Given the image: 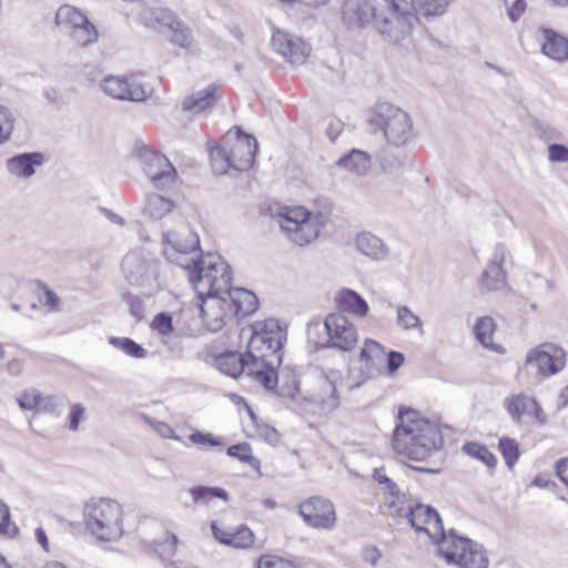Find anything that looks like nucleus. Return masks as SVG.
Returning <instances> with one entry per match:
<instances>
[{
  "mask_svg": "<svg viewBox=\"0 0 568 568\" xmlns=\"http://www.w3.org/2000/svg\"><path fill=\"white\" fill-rule=\"evenodd\" d=\"M540 32L542 54L559 63L568 62V37L550 28H541Z\"/></svg>",
  "mask_w": 568,
  "mask_h": 568,
  "instance_id": "22",
  "label": "nucleus"
},
{
  "mask_svg": "<svg viewBox=\"0 0 568 568\" xmlns=\"http://www.w3.org/2000/svg\"><path fill=\"white\" fill-rule=\"evenodd\" d=\"M190 494L195 504H206L213 498L227 500L229 494L220 487L195 486L190 489Z\"/></svg>",
  "mask_w": 568,
  "mask_h": 568,
  "instance_id": "36",
  "label": "nucleus"
},
{
  "mask_svg": "<svg viewBox=\"0 0 568 568\" xmlns=\"http://www.w3.org/2000/svg\"><path fill=\"white\" fill-rule=\"evenodd\" d=\"M172 30V41L178 44L181 48H189L193 43V34L191 29L183 23L180 19L176 20V23L173 28H170Z\"/></svg>",
  "mask_w": 568,
  "mask_h": 568,
  "instance_id": "43",
  "label": "nucleus"
},
{
  "mask_svg": "<svg viewBox=\"0 0 568 568\" xmlns=\"http://www.w3.org/2000/svg\"><path fill=\"white\" fill-rule=\"evenodd\" d=\"M498 448L508 468H514L519 458L518 443L513 438L504 437L499 439Z\"/></svg>",
  "mask_w": 568,
  "mask_h": 568,
  "instance_id": "42",
  "label": "nucleus"
},
{
  "mask_svg": "<svg viewBox=\"0 0 568 568\" xmlns=\"http://www.w3.org/2000/svg\"><path fill=\"white\" fill-rule=\"evenodd\" d=\"M153 551L158 552L163 559L170 558L175 554L178 537L169 531H163L162 538H154L149 541Z\"/></svg>",
  "mask_w": 568,
  "mask_h": 568,
  "instance_id": "34",
  "label": "nucleus"
},
{
  "mask_svg": "<svg viewBox=\"0 0 568 568\" xmlns=\"http://www.w3.org/2000/svg\"><path fill=\"white\" fill-rule=\"evenodd\" d=\"M41 393L37 389L24 390L18 395L17 402L24 410H38Z\"/></svg>",
  "mask_w": 568,
  "mask_h": 568,
  "instance_id": "49",
  "label": "nucleus"
},
{
  "mask_svg": "<svg viewBox=\"0 0 568 568\" xmlns=\"http://www.w3.org/2000/svg\"><path fill=\"white\" fill-rule=\"evenodd\" d=\"M506 255V246L501 243L496 244L494 253L487 264V267L484 270L481 274V291H498L506 285V272L503 267Z\"/></svg>",
  "mask_w": 568,
  "mask_h": 568,
  "instance_id": "19",
  "label": "nucleus"
},
{
  "mask_svg": "<svg viewBox=\"0 0 568 568\" xmlns=\"http://www.w3.org/2000/svg\"><path fill=\"white\" fill-rule=\"evenodd\" d=\"M382 514L393 518L405 516L406 508L394 497L385 499L381 506Z\"/></svg>",
  "mask_w": 568,
  "mask_h": 568,
  "instance_id": "51",
  "label": "nucleus"
},
{
  "mask_svg": "<svg viewBox=\"0 0 568 568\" xmlns=\"http://www.w3.org/2000/svg\"><path fill=\"white\" fill-rule=\"evenodd\" d=\"M190 283L201 294L214 292L226 295L233 304V315L246 316L257 310L258 300L253 292L231 287V268L220 254H210L207 260L195 264L190 273Z\"/></svg>",
  "mask_w": 568,
  "mask_h": 568,
  "instance_id": "3",
  "label": "nucleus"
},
{
  "mask_svg": "<svg viewBox=\"0 0 568 568\" xmlns=\"http://www.w3.org/2000/svg\"><path fill=\"white\" fill-rule=\"evenodd\" d=\"M85 409L81 404H74L71 407L69 416V427L72 430H77L81 420L84 419Z\"/></svg>",
  "mask_w": 568,
  "mask_h": 568,
  "instance_id": "58",
  "label": "nucleus"
},
{
  "mask_svg": "<svg viewBox=\"0 0 568 568\" xmlns=\"http://www.w3.org/2000/svg\"><path fill=\"white\" fill-rule=\"evenodd\" d=\"M121 505L110 498H91L84 506L87 528L102 541H113L123 534Z\"/></svg>",
  "mask_w": 568,
  "mask_h": 568,
  "instance_id": "6",
  "label": "nucleus"
},
{
  "mask_svg": "<svg viewBox=\"0 0 568 568\" xmlns=\"http://www.w3.org/2000/svg\"><path fill=\"white\" fill-rule=\"evenodd\" d=\"M381 558V552L376 547H366L363 549V559L371 564L372 566H376Z\"/></svg>",
  "mask_w": 568,
  "mask_h": 568,
  "instance_id": "61",
  "label": "nucleus"
},
{
  "mask_svg": "<svg viewBox=\"0 0 568 568\" xmlns=\"http://www.w3.org/2000/svg\"><path fill=\"white\" fill-rule=\"evenodd\" d=\"M341 13L348 29L372 26L393 42L403 39L418 21L406 0H345Z\"/></svg>",
  "mask_w": 568,
  "mask_h": 568,
  "instance_id": "1",
  "label": "nucleus"
},
{
  "mask_svg": "<svg viewBox=\"0 0 568 568\" xmlns=\"http://www.w3.org/2000/svg\"><path fill=\"white\" fill-rule=\"evenodd\" d=\"M55 24L62 31L72 32L77 43L88 47L98 41V30L79 9L70 4L61 6L55 12Z\"/></svg>",
  "mask_w": 568,
  "mask_h": 568,
  "instance_id": "9",
  "label": "nucleus"
},
{
  "mask_svg": "<svg viewBox=\"0 0 568 568\" xmlns=\"http://www.w3.org/2000/svg\"><path fill=\"white\" fill-rule=\"evenodd\" d=\"M211 528L214 538L223 545L234 548H248L254 542V534L245 525H240L234 529H222L215 523H212Z\"/></svg>",
  "mask_w": 568,
  "mask_h": 568,
  "instance_id": "23",
  "label": "nucleus"
},
{
  "mask_svg": "<svg viewBox=\"0 0 568 568\" xmlns=\"http://www.w3.org/2000/svg\"><path fill=\"white\" fill-rule=\"evenodd\" d=\"M393 433V448L412 460H425L444 445L438 424L423 418L416 410H399Z\"/></svg>",
  "mask_w": 568,
  "mask_h": 568,
  "instance_id": "4",
  "label": "nucleus"
},
{
  "mask_svg": "<svg viewBox=\"0 0 568 568\" xmlns=\"http://www.w3.org/2000/svg\"><path fill=\"white\" fill-rule=\"evenodd\" d=\"M557 476L568 487V458H564L556 464Z\"/></svg>",
  "mask_w": 568,
  "mask_h": 568,
  "instance_id": "63",
  "label": "nucleus"
},
{
  "mask_svg": "<svg viewBox=\"0 0 568 568\" xmlns=\"http://www.w3.org/2000/svg\"><path fill=\"white\" fill-rule=\"evenodd\" d=\"M141 163L155 189L165 190L174 185L178 173L165 155L145 150L141 154Z\"/></svg>",
  "mask_w": 568,
  "mask_h": 568,
  "instance_id": "16",
  "label": "nucleus"
},
{
  "mask_svg": "<svg viewBox=\"0 0 568 568\" xmlns=\"http://www.w3.org/2000/svg\"><path fill=\"white\" fill-rule=\"evenodd\" d=\"M145 26L160 29L162 27L173 28L178 17L166 8H148L141 14Z\"/></svg>",
  "mask_w": 568,
  "mask_h": 568,
  "instance_id": "29",
  "label": "nucleus"
},
{
  "mask_svg": "<svg viewBox=\"0 0 568 568\" xmlns=\"http://www.w3.org/2000/svg\"><path fill=\"white\" fill-rule=\"evenodd\" d=\"M284 335L274 318L256 322L247 351L243 355V373L252 376L268 390L277 384L276 368L282 363Z\"/></svg>",
  "mask_w": 568,
  "mask_h": 568,
  "instance_id": "2",
  "label": "nucleus"
},
{
  "mask_svg": "<svg viewBox=\"0 0 568 568\" xmlns=\"http://www.w3.org/2000/svg\"><path fill=\"white\" fill-rule=\"evenodd\" d=\"M164 254L171 263H175L183 267L187 277L193 271L194 265L209 258L211 253L194 260L189 255L200 248L199 235L183 220L174 230H170L163 234Z\"/></svg>",
  "mask_w": 568,
  "mask_h": 568,
  "instance_id": "7",
  "label": "nucleus"
},
{
  "mask_svg": "<svg viewBox=\"0 0 568 568\" xmlns=\"http://www.w3.org/2000/svg\"><path fill=\"white\" fill-rule=\"evenodd\" d=\"M463 450L467 455L479 459L489 468H493L496 465V457L494 456L493 453L489 452V449L486 446H483L477 443H466L463 446Z\"/></svg>",
  "mask_w": 568,
  "mask_h": 568,
  "instance_id": "41",
  "label": "nucleus"
},
{
  "mask_svg": "<svg viewBox=\"0 0 568 568\" xmlns=\"http://www.w3.org/2000/svg\"><path fill=\"white\" fill-rule=\"evenodd\" d=\"M63 407V398L59 396L48 395L43 396L41 394L38 412L48 413V414H59Z\"/></svg>",
  "mask_w": 568,
  "mask_h": 568,
  "instance_id": "47",
  "label": "nucleus"
},
{
  "mask_svg": "<svg viewBox=\"0 0 568 568\" xmlns=\"http://www.w3.org/2000/svg\"><path fill=\"white\" fill-rule=\"evenodd\" d=\"M335 303L341 311L358 318L365 317L369 311L367 302L351 288L339 290L336 293Z\"/></svg>",
  "mask_w": 568,
  "mask_h": 568,
  "instance_id": "24",
  "label": "nucleus"
},
{
  "mask_svg": "<svg viewBox=\"0 0 568 568\" xmlns=\"http://www.w3.org/2000/svg\"><path fill=\"white\" fill-rule=\"evenodd\" d=\"M394 498H396L406 508V511L409 510V505H415L417 503L408 491H400L399 489L398 495H395Z\"/></svg>",
  "mask_w": 568,
  "mask_h": 568,
  "instance_id": "64",
  "label": "nucleus"
},
{
  "mask_svg": "<svg viewBox=\"0 0 568 568\" xmlns=\"http://www.w3.org/2000/svg\"><path fill=\"white\" fill-rule=\"evenodd\" d=\"M271 45L275 52L283 55L291 63L296 64L303 62L310 54V47L300 38L282 31L273 33Z\"/></svg>",
  "mask_w": 568,
  "mask_h": 568,
  "instance_id": "20",
  "label": "nucleus"
},
{
  "mask_svg": "<svg viewBox=\"0 0 568 568\" xmlns=\"http://www.w3.org/2000/svg\"><path fill=\"white\" fill-rule=\"evenodd\" d=\"M324 327L328 336L325 346L347 352L357 344V329L345 315L341 313L327 315Z\"/></svg>",
  "mask_w": 568,
  "mask_h": 568,
  "instance_id": "14",
  "label": "nucleus"
},
{
  "mask_svg": "<svg viewBox=\"0 0 568 568\" xmlns=\"http://www.w3.org/2000/svg\"><path fill=\"white\" fill-rule=\"evenodd\" d=\"M448 3L449 0H412V7L426 17L443 14Z\"/></svg>",
  "mask_w": 568,
  "mask_h": 568,
  "instance_id": "39",
  "label": "nucleus"
},
{
  "mask_svg": "<svg viewBox=\"0 0 568 568\" xmlns=\"http://www.w3.org/2000/svg\"><path fill=\"white\" fill-rule=\"evenodd\" d=\"M175 204L172 200L159 194H152L148 197L144 212L153 220H161L174 209Z\"/></svg>",
  "mask_w": 568,
  "mask_h": 568,
  "instance_id": "30",
  "label": "nucleus"
},
{
  "mask_svg": "<svg viewBox=\"0 0 568 568\" xmlns=\"http://www.w3.org/2000/svg\"><path fill=\"white\" fill-rule=\"evenodd\" d=\"M189 439L193 444L200 446H222V440L220 438L212 436L210 433H202L200 430H195L192 434H190Z\"/></svg>",
  "mask_w": 568,
  "mask_h": 568,
  "instance_id": "52",
  "label": "nucleus"
},
{
  "mask_svg": "<svg viewBox=\"0 0 568 568\" xmlns=\"http://www.w3.org/2000/svg\"><path fill=\"white\" fill-rule=\"evenodd\" d=\"M153 428L164 438H173L174 429L164 422H153L151 423Z\"/></svg>",
  "mask_w": 568,
  "mask_h": 568,
  "instance_id": "62",
  "label": "nucleus"
},
{
  "mask_svg": "<svg viewBox=\"0 0 568 568\" xmlns=\"http://www.w3.org/2000/svg\"><path fill=\"white\" fill-rule=\"evenodd\" d=\"M525 10H526V2L524 0H516L513 3V6L507 9V13H508L509 19L513 22H516L523 16Z\"/></svg>",
  "mask_w": 568,
  "mask_h": 568,
  "instance_id": "60",
  "label": "nucleus"
},
{
  "mask_svg": "<svg viewBox=\"0 0 568 568\" xmlns=\"http://www.w3.org/2000/svg\"><path fill=\"white\" fill-rule=\"evenodd\" d=\"M151 327L161 335H170L173 332L172 316L166 312L159 313L152 321Z\"/></svg>",
  "mask_w": 568,
  "mask_h": 568,
  "instance_id": "50",
  "label": "nucleus"
},
{
  "mask_svg": "<svg viewBox=\"0 0 568 568\" xmlns=\"http://www.w3.org/2000/svg\"><path fill=\"white\" fill-rule=\"evenodd\" d=\"M128 304L130 314L135 317L138 321L144 318L145 307L144 302L141 297L136 295H128Z\"/></svg>",
  "mask_w": 568,
  "mask_h": 568,
  "instance_id": "56",
  "label": "nucleus"
},
{
  "mask_svg": "<svg viewBox=\"0 0 568 568\" xmlns=\"http://www.w3.org/2000/svg\"><path fill=\"white\" fill-rule=\"evenodd\" d=\"M536 407V402L523 394L513 396L507 402V410L514 419H519L524 414L529 413Z\"/></svg>",
  "mask_w": 568,
  "mask_h": 568,
  "instance_id": "37",
  "label": "nucleus"
},
{
  "mask_svg": "<svg viewBox=\"0 0 568 568\" xmlns=\"http://www.w3.org/2000/svg\"><path fill=\"white\" fill-rule=\"evenodd\" d=\"M311 216V213L304 207H292L287 209L285 213L278 215V224L282 231L286 232V226L290 229L301 224L303 221L307 220Z\"/></svg>",
  "mask_w": 568,
  "mask_h": 568,
  "instance_id": "38",
  "label": "nucleus"
},
{
  "mask_svg": "<svg viewBox=\"0 0 568 568\" xmlns=\"http://www.w3.org/2000/svg\"><path fill=\"white\" fill-rule=\"evenodd\" d=\"M396 324L403 331L417 329L420 335L424 334L420 318L406 305L397 307Z\"/></svg>",
  "mask_w": 568,
  "mask_h": 568,
  "instance_id": "32",
  "label": "nucleus"
},
{
  "mask_svg": "<svg viewBox=\"0 0 568 568\" xmlns=\"http://www.w3.org/2000/svg\"><path fill=\"white\" fill-rule=\"evenodd\" d=\"M566 365V353L554 344H542L531 349L527 357L525 367L537 379H542L561 371Z\"/></svg>",
  "mask_w": 568,
  "mask_h": 568,
  "instance_id": "10",
  "label": "nucleus"
},
{
  "mask_svg": "<svg viewBox=\"0 0 568 568\" xmlns=\"http://www.w3.org/2000/svg\"><path fill=\"white\" fill-rule=\"evenodd\" d=\"M100 87L109 97L122 101L143 102L149 95L143 83L133 77L109 75L103 79Z\"/></svg>",
  "mask_w": 568,
  "mask_h": 568,
  "instance_id": "18",
  "label": "nucleus"
},
{
  "mask_svg": "<svg viewBox=\"0 0 568 568\" xmlns=\"http://www.w3.org/2000/svg\"><path fill=\"white\" fill-rule=\"evenodd\" d=\"M223 145L231 159L233 170L246 171L253 165L257 152V141L253 135L236 128L235 133L230 131L224 136Z\"/></svg>",
  "mask_w": 568,
  "mask_h": 568,
  "instance_id": "11",
  "label": "nucleus"
},
{
  "mask_svg": "<svg viewBox=\"0 0 568 568\" xmlns=\"http://www.w3.org/2000/svg\"><path fill=\"white\" fill-rule=\"evenodd\" d=\"M384 347L374 339H366L361 349V359L365 363V367L351 368L349 378L353 383L349 388H357L375 374L382 375L385 358Z\"/></svg>",
  "mask_w": 568,
  "mask_h": 568,
  "instance_id": "15",
  "label": "nucleus"
},
{
  "mask_svg": "<svg viewBox=\"0 0 568 568\" xmlns=\"http://www.w3.org/2000/svg\"><path fill=\"white\" fill-rule=\"evenodd\" d=\"M290 561L274 555H263L258 558L257 568H285Z\"/></svg>",
  "mask_w": 568,
  "mask_h": 568,
  "instance_id": "57",
  "label": "nucleus"
},
{
  "mask_svg": "<svg viewBox=\"0 0 568 568\" xmlns=\"http://www.w3.org/2000/svg\"><path fill=\"white\" fill-rule=\"evenodd\" d=\"M195 292L197 293V296L201 300L199 308L203 322L205 323L210 331L217 332L225 325L226 320L232 318L233 304L224 294L214 292L201 294L197 291Z\"/></svg>",
  "mask_w": 568,
  "mask_h": 568,
  "instance_id": "13",
  "label": "nucleus"
},
{
  "mask_svg": "<svg viewBox=\"0 0 568 568\" xmlns=\"http://www.w3.org/2000/svg\"><path fill=\"white\" fill-rule=\"evenodd\" d=\"M217 368L232 377L243 374V354L226 353L216 358Z\"/></svg>",
  "mask_w": 568,
  "mask_h": 568,
  "instance_id": "31",
  "label": "nucleus"
},
{
  "mask_svg": "<svg viewBox=\"0 0 568 568\" xmlns=\"http://www.w3.org/2000/svg\"><path fill=\"white\" fill-rule=\"evenodd\" d=\"M405 517L416 531H423L437 545V552L440 555V547L447 539H456L458 542L468 540V538L460 537L450 530L448 535L445 534L442 518L435 508L428 505L416 503L409 505V510L405 513ZM460 547L457 545L452 546V550H458Z\"/></svg>",
  "mask_w": 568,
  "mask_h": 568,
  "instance_id": "8",
  "label": "nucleus"
},
{
  "mask_svg": "<svg viewBox=\"0 0 568 568\" xmlns=\"http://www.w3.org/2000/svg\"><path fill=\"white\" fill-rule=\"evenodd\" d=\"M216 91L215 85H209L204 90L187 97L183 102V109L192 113H200L212 108L219 99Z\"/></svg>",
  "mask_w": 568,
  "mask_h": 568,
  "instance_id": "27",
  "label": "nucleus"
},
{
  "mask_svg": "<svg viewBox=\"0 0 568 568\" xmlns=\"http://www.w3.org/2000/svg\"><path fill=\"white\" fill-rule=\"evenodd\" d=\"M323 392L329 393L327 398L322 399L323 406L329 410L337 408L339 402L336 387L327 379L323 382Z\"/></svg>",
  "mask_w": 568,
  "mask_h": 568,
  "instance_id": "54",
  "label": "nucleus"
},
{
  "mask_svg": "<svg viewBox=\"0 0 568 568\" xmlns=\"http://www.w3.org/2000/svg\"><path fill=\"white\" fill-rule=\"evenodd\" d=\"M19 528L10 521L9 507L0 501V534L16 537Z\"/></svg>",
  "mask_w": 568,
  "mask_h": 568,
  "instance_id": "48",
  "label": "nucleus"
},
{
  "mask_svg": "<svg viewBox=\"0 0 568 568\" xmlns=\"http://www.w3.org/2000/svg\"><path fill=\"white\" fill-rule=\"evenodd\" d=\"M211 165L214 173L219 175L225 174L232 169L231 159L223 144L211 150Z\"/></svg>",
  "mask_w": 568,
  "mask_h": 568,
  "instance_id": "40",
  "label": "nucleus"
},
{
  "mask_svg": "<svg viewBox=\"0 0 568 568\" xmlns=\"http://www.w3.org/2000/svg\"><path fill=\"white\" fill-rule=\"evenodd\" d=\"M535 129L539 138L545 141L558 140L561 138L560 131L548 123L538 122L535 124Z\"/></svg>",
  "mask_w": 568,
  "mask_h": 568,
  "instance_id": "55",
  "label": "nucleus"
},
{
  "mask_svg": "<svg viewBox=\"0 0 568 568\" xmlns=\"http://www.w3.org/2000/svg\"><path fill=\"white\" fill-rule=\"evenodd\" d=\"M456 539H447L440 547V556L452 565H457L460 568H487L488 559L486 558L483 547L468 539L457 541L458 550H452Z\"/></svg>",
  "mask_w": 568,
  "mask_h": 568,
  "instance_id": "12",
  "label": "nucleus"
},
{
  "mask_svg": "<svg viewBox=\"0 0 568 568\" xmlns=\"http://www.w3.org/2000/svg\"><path fill=\"white\" fill-rule=\"evenodd\" d=\"M494 320L489 316L479 317L474 332L477 341L486 348L495 349L493 344Z\"/></svg>",
  "mask_w": 568,
  "mask_h": 568,
  "instance_id": "33",
  "label": "nucleus"
},
{
  "mask_svg": "<svg viewBox=\"0 0 568 568\" xmlns=\"http://www.w3.org/2000/svg\"><path fill=\"white\" fill-rule=\"evenodd\" d=\"M300 514L304 521L313 528L331 530L336 525L335 507L326 498H308L300 504Z\"/></svg>",
  "mask_w": 568,
  "mask_h": 568,
  "instance_id": "17",
  "label": "nucleus"
},
{
  "mask_svg": "<svg viewBox=\"0 0 568 568\" xmlns=\"http://www.w3.org/2000/svg\"><path fill=\"white\" fill-rule=\"evenodd\" d=\"M548 160L556 163H568V146L552 143L548 146Z\"/></svg>",
  "mask_w": 568,
  "mask_h": 568,
  "instance_id": "53",
  "label": "nucleus"
},
{
  "mask_svg": "<svg viewBox=\"0 0 568 568\" xmlns=\"http://www.w3.org/2000/svg\"><path fill=\"white\" fill-rule=\"evenodd\" d=\"M404 354L396 351H390L385 354L383 373L387 376H393L396 371L404 364Z\"/></svg>",
  "mask_w": 568,
  "mask_h": 568,
  "instance_id": "46",
  "label": "nucleus"
},
{
  "mask_svg": "<svg viewBox=\"0 0 568 568\" xmlns=\"http://www.w3.org/2000/svg\"><path fill=\"white\" fill-rule=\"evenodd\" d=\"M23 366V358L16 356L7 362L4 369L10 376H18L22 373Z\"/></svg>",
  "mask_w": 568,
  "mask_h": 568,
  "instance_id": "59",
  "label": "nucleus"
},
{
  "mask_svg": "<svg viewBox=\"0 0 568 568\" xmlns=\"http://www.w3.org/2000/svg\"><path fill=\"white\" fill-rule=\"evenodd\" d=\"M368 130L383 132L386 141L394 146H404L413 139V121L404 110L383 102L377 104L367 120Z\"/></svg>",
  "mask_w": 568,
  "mask_h": 568,
  "instance_id": "5",
  "label": "nucleus"
},
{
  "mask_svg": "<svg viewBox=\"0 0 568 568\" xmlns=\"http://www.w3.org/2000/svg\"><path fill=\"white\" fill-rule=\"evenodd\" d=\"M14 128V118L10 110L0 105V144L10 140Z\"/></svg>",
  "mask_w": 568,
  "mask_h": 568,
  "instance_id": "44",
  "label": "nucleus"
},
{
  "mask_svg": "<svg viewBox=\"0 0 568 568\" xmlns=\"http://www.w3.org/2000/svg\"><path fill=\"white\" fill-rule=\"evenodd\" d=\"M336 165L362 175L369 170L372 165V158L367 152L353 149L349 153L342 156L336 162Z\"/></svg>",
  "mask_w": 568,
  "mask_h": 568,
  "instance_id": "28",
  "label": "nucleus"
},
{
  "mask_svg": "<svg viewBox=\"0 0 568 568\" xmlns=\"http://www.w3.org/2000/svg\"><path fill=\"white\" fill-rule=\"evenodd\" d=\"M320 229V224L313 221L310 216L307 220L303 221L301 224H297L293 229L286 226L285 234L293 243L300 246H304L317 239Z\"/></svg>",
  "mask_w": 568,
  "mask_h": 568,
  "instance_id": "26",
  "label": "nucleus"
},
{
  "mask_svg": "<svg viewBox=\"0 0 568 568\" xmlns=\"http://www.w3.org/2000/svg\"><path fill=\"white\" fill-rule=\"evenodd\" d=\"M355 245L362 254L374 261H384L389 254V250L383 240L371 232H361L356 236Z\"/></svg>",
  "mask_w": 568,
  "mask_h": 568,
  "instance_id": "25",
  "label": "nucleus"
},
{
  "mask_svg": "<svg viewBox=\"0 0 568 568\" xmlns=\"http://www.w3.org/2000/svg\"><path fill=\"white\" fill-rule=\"evenodd\" d=\"M109 344L115 348L121 349L133 358H144L148 354L146 349L142 347V345L138 344L130 337L111 336L109 338Z\"/></svg>",
  "mask_w": 568,
  "mask_h": 568,
  "instance_id": "35",
  "label": "nucleus"
},
{
  "mask_svg": "<svg viewBox=\"0 0 568 568\" xmlns=\"http://www.w3.org/2000/svg\"><path fill=\"white\" fill-rule=\"evenodd\" d=\"M251 452L252 448L248 443H240L236 445H232L227 448L229 456L237 458L239 460L246 463L251 466H254V464H258V460L252 456Z\"/></svg>",
  "mask_w": 568,
  "mask_h": 568,
  "instance_id": "45",
  "label": "nucleus"
},
{
  "mask_svg": "<svg viewBox=\"0 0 568 568\" xmlns=\"http://www.w3.org/2000/svg\"><path fill=\"white\" fill-rule=\"evenodd\" d=\"M45 156L41 152H26L6 160L7 172L18 179L27 180L33 176L37 168L42 166Z\"/></svg>",
  "mask_w": 568,
  "mask_h": 568,
  "instance_id": "21",
  "label": "nucleus"
}]
</instances>
